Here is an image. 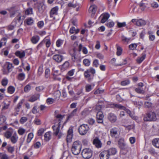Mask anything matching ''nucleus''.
<instances>
[{
	"label": "nucleus",
	"mask_w": 159,
	"mask_h": 159,
	"mask_svg": "<svg viewBox=\"0 0 159 159\" xmlns=\"http://www.w3.org/2000/svg\"><path fill=\"white\" fill-rule=\"evenodd\" d=\"M64 116L61 114H58L56 116V117L59 119L60 121L57 125H54L52 126L54 131L53 135L57 137L58 139H60L63 135V133L60 131V121L62 120Z\"/></svg>",
	"instance_id": "nucleus-1"
},
{
	"label": "nucleus",
	"mask_w": 159,
	"mask_h": 159,
	"mask_svg": "<svg viewBox=\"0 0 159 159\" xmlns=\"http://www.w3.org/2000/svg\"><path fill=\"white\" fill-rule=\"evenodd\" d=\"M82 148V144L80 142L77 141L74 142L71 147V152L75 155H78L80 152Z\"/></svg>",
	"instance_id": "nucleus-2"
},
{
	"label": "nucleus",
	"mask_w": 159,
	"mask_h": 159,
	"mask_svg": "<svg viewBox=\"0 0 159 159\" xmlns=\"http://www.w3.org/2000/svg\"><path fill=\"white\" fill-rule=\"evenodd\" d=\"M157 119L155 113L150 112L145 114L144 115L143 120L144 121H155Z\"/></svg>",
	"instance_id": "nucleus-3"
},
{
	"label": "nucleus",
	"mask_w": 159,
	"mask_h": 159,
	"mask_svg": "<svg viewBox=\"0 0 159 159\" xmlns=\"http://www.w3.org/2000/svg\"><path fill=\"white\" fill-rule=\"evenodd\" d=\"M95 71L94 69L91 67L87 69L84 73V77L88 79L89 81L93 79V75L95 73Z\"/></svg>",
	"instance_id": "nucleus-4"
},
{
	"label": "nucleus",
	"mask_w": 159,
	"mask_h": 159,
	"mask_svg": "<svg viewBox=\"0 0 159 159\" xmlns=\"http://www.w3.org/2000/svg\"><path fill=\"white\" fill-rule=\"evenodd\" d=\"M82 155L84 158H89L91 157L92 155V150L89 148L84 149L82 151Z\"/></svg>",
	"instance_id": "nucleus-5"
},
{
	"label": "nucleus",
	"mask_w": 159,
	"mask_h": 159,
	"mask_svg": "<svg viewBox=\"0 0 159 159\" xmlns=\"http://www.w3.org/2000/svg\"><path fill=\"white\" fill-rule=\"evenodd\" d=\"M89 130V127L87 125L83 124L81 125L79 128V133L82 135L86 134Z\"/></svg>",
	"instance_id": "nucleus-6"
},
{
	"label": "nucleus",
	"mask_w": 159,
	"mask_h": 159,
	"mask_svg": "<svg viewBox=\"0 0 159 159\" xmlns=\"http://www.w3.org/2000/svg\"><path fill=\"white\" fill-rule=\"evenodd\" d=\"M131 22L134 24L139 26H144L146 24L145 21L141 19L139 20L137 19H133L131 20Z\"/></svg>",
	"instance_id": "nucleus-7"
},
{
	"label": "nucleus",
	"mask_w": 159,
	"mask_h": 159,
	"mask_svg": "<svg viewBox=\"0 0 159 159\" xmlns=\"http://www.w3.org/2000/svg\"><path fill=\"white\" fill-rule=\"evenodd\" d=\"M10 12V16L11 17L14 16L16 12L18 11V8L16 6H13L7 9Z\"/></svg>",
	"instance_id": "nucleus-8"
},
{
	"label": "nucleus",
	"mask_w": 159,
	"mask_h": 159,
	"mask_svg": "<svg viewBox=\"0 0 159 159\" xmlns=\"http://www.w3.org/2000/svg\"><path fill=\"white\" fill-rule=\"evenodd\" d=\"M73 130L71 128H70L67 131V134L66 137L67 143H70L72 141L73 137Z\"/></svg>",
	"instance_id": "nucleus-9"
},
{
	"label": "nucleus",
	"mask_w": 159,
	"mask_h": 159,
	"mask_svg": "<svg viewBox=\"0 0 159 159\" xmlns=\"http://www.w3.org/2000/svg\"><path fill=\"white\" fill-rule=\"evenodd\" d=\"M104 116L101 111L98 112L96 115V118L97 122L99 123H103V118Z\"/></svg>",
	"instance_id": "nucleus-10"
},
{
	"label": "nucleus",
	"mask_w": 159,
	"mask_h": 159,
	"mask_svg": "<svg viewBox=\"0 0 159 159\" xmlns=\"http://www.w3.org/2000/svg\"><path fill=\"white\" fill-rule=\"evenodd\" d=\"M110 17V15L108 13H104L101 15L99 19L101 20V22L102 23H104Z\"/></svg>",
	"instance_id": "nucleus-11"
},
{
	"label": "nucleus",
	"mask_w": 159,
	"mask_h": 159,
	"mask_svg": "<svg viewBox=\"0 0 159 159\" xmlns=\"http://www.w3.org/2000/svg\"><path fill=\"white\" fill-rule=\"evenodd\" d=\"M99 156L101 159H108L110 156L107 150H105L100 153Z\"/></svg>",
	"instance_id": "nucleus-12"
},
{
	"label": "nucleus",
	"mask_w": 159,
	"mask_h": 159,
	"mask_svg": "<svg viewBox=\"0 0 159 159\" xmlns=\"http://www.w3.org/2000/svg\"><path fill=\"white\" fill-rule=\"evenodd\" d=\"M93 143L98 148L102 147V143L101 141L98 138H96L93 139Z\"/></svg>",
	"instance_id": "nucleus-13"
},
{
	"label": "nucleus",
	"mask_w": 159,
	"mask_h": 159,
	"mask_svg": "<svg viewBox=\"0 0 159 159\" xmlns=\"http://www.w3.org/2000/svg\"><path fill=\"white\" fill-rule=\"evenodd\" d=\"M118 143L119 147L122 149H124L127 148L123 139H120L118 141Z\"/></svg>",
	"instance_id": "nucleus-14"
},
{
	"label": "nucleus",
	"mask_w": 159,
	"mask_h": 159,
	"mask_svg": "<svg viewBox=\"0 0 159 159\" xmlns=\"http://www.w3.org/2000/svg\"><path fill=\"white\" fill-rule=\"evenodd\" d=\"M18 137L16 132H15L13 135L9 139L11 142L12 144H15L17 143L18 140Z\"/></svg>",
	"instance_id": "nucleus-15"
},
{
	"label": "nucleus",
	"mask_w": 159,
	"mask_h": 159,
	"mask_svg": "<svg viewBox=\"0 0 159 159\" xmlns=\"http://www.w3.org/2000/svg\"><path fill=\"white\" fill-rule=\"evenodd\" d=\"M58 9V7L57 6H56L52 8L50 11V17H53L54 16L57 15Z\"/></svg>",
	"instance_id": "nucleus-16"
},
{
	"label": "nucleus",
	"mask_w": 159,
	"mask_h": 159,
	"mask_svg": "<svg viewBox=\"0 0 159 159\" xmlns=\"http://www.w3.org/2000/svg\"><path fill=\"white\" fill-rule=\"evenodd\" d=\"M108 119L112 123H114L116 120L117 117L114 114L110 113L108 114Z\"/></svg>",
	"instance_id": "nucleus-17"
},
{
	"label": "nucleus",
	"mask_w": 159,
	"mask_h": 159,
	"mask_svg": "<svg viewBox=\"0 0 159 159\" xmlns=\"http://www.w3.org/2000/svg\"><path fill=\"white\" fill-rule=\"evenodd\" d=\"M40 96V94L39 93L35 94L32 96L29 99V101L34 102L39 99Z\"/></svg>",
	"instance_id": "nucleus-18"
},
{
	"label": "nucleus",
	"mask_w": 159,
	"mask_h": 159,
	"mask_svg": "<svg viewBox=\"0 0 159 159\" xmlns=\"http://www.w3.org/2000/svg\"><path fill=\"white\" fill-rule=\"evenodd\" d=\"M13 129H11L7 131L4 133V136L6 139H9L12 135H13Z\"/></svg>",
	"instance_id": "nucleus-19"
},
{
	"label": "nucleus",
	"mask_w": 159,
	"mask_h": 159,
	"mask_svg": "<svg viewBox=\"0 0 159 159\" xmlns=\"http://www.w3.org/2000/svg\"><path fill=\"white\" fill-rule=\"evenodd\" d=\"M53 59L57 62H61L63 59V57L59 54H56L53 56Z\"/></svg>",
	"instance_id": "nucleus-20"
},
{
	"label": "nucleus",
	"mask_w": 159,
	"mask_h": 159,
	"mask_svg": "<svg viewBox=\"0 0 159 159\" xmlns=\"http://www.w3.org/2000/svg\"><path fill=\"white\" fill-rule=\"evenodd\" d=\"M110 107L112 108H117L120 109L125 110L126 108L123 106L119 104H111L110 105Z\"/></svg>",
	"instance_id": "nucleus-21"
},
{
	"label": "nucleus",
	"mask_w": 159,
	"mask_h": 159,
	"mask_svg": "<svg viewBox=\"0 0 159 159\" xmlns=\"http://www.w3.org/2000/svg\"><path fill=\"white\" fill-rule=\"evenodd\" d=\"M13 66L12 64L9 62H6L4 65V68L7 70L8 72L12 71Z\"/></svg>",
	"instance_id": "nucleus-22"
},
{
	"label": "nucleus",
	"mask_w": 159,
	"mask_h": 159,
	"mask_svg": "<svg viewBox=\"0 0 159 159\" xmlns=\"http://www.w3.org/2000/svg\"><path fill=\"white\" fill-rule=\"evenodd\" d=\"M24 101V99H22L19 102L17 105L16 106L15 108V110L16 112H19L20 111V109L21 108Z\"/></svg>",
	"instance_id": "nucleus-23"
},
{
	"label": "nucleus",
	"mask_w": 159,
	"mask_h": 159,
	"mask_svg": "<svg viewBox=\"0 0 159 159\" xmlns=\"http://www.w3.org/2000/svg\"><path fill=\"white\" fill-rule=\"evenodd\" d=\"M97 9V7L95 5H92L90 6L89 10V13L95 14Z\"/></svg>",
	"instance_id": "nucleus-24"
},
{
	"label": "nucleus",
	"mask_w": 159,
	"mask_h": 159,
	"mask_svg": "<svg viewBox=\"0 0 159 159\" xmlns=\"http://www.w3.org/2000/svg\"><path fill=\"white\" fill-rule=\"evenodd\" d=\"M44 140L46 141H48L51 138V132L50 131L45 133L44 135Z\"/></svg>",
	"instance_id": "nucleus-25"
},
{
	"label": "nucleus",
	"mask_w": 159,
	"mask_h": 159,
	"mask_svg": "<svg viewBox=\"0 0 159 159\" xmlns=\"http://www.w3.org/2000/svg\"><path fill=\"white\" fill-rule=\"evenodd\" d=\"M152 144L157 148H159V139L155 138L152 141Z\"/></svg>",
	"instance_id": "nucleus-26"
},
{
	"label": "nucleus",
	"mask_w": 159,
	"mask_h": 159,
	"mask_svg": "<svg viewBox=\"0 0 159 159\" xmlns=\"http://www.w3.org/2000/svg\"><path fill=\"white\" fill-rule=\"evenodd\" d=\"M146 56L145 54L143 53L141 55V57H139L136 59V61L137 63H140L145 59Z\"/></svg>",
	"instance_id": "nucleus-27"
},
{
	"label": "nucleus",
	"mask_w": 159,
	"mask_h": 159,
	"mask_svg": "<svg viewBox=\"0 0 159 159\" xmlns=\"http://www.w3.org/2000/svg\"><path fill=\"white\" fill-rule=\"evenodd\" d=\"M39 40V37L38 35L33 36L31 39V42L33 44H36Z\"/></svg>",
	"instance_id": "nucleus-28"
},
{
	"label": "nucleus",
	"mask_w": 159,
	"mask_h": 159,
	"mask_svg": "<svg viewBox=\"0 0 159 159\" xmlns=\"http://www.w3.org/2000/svg\"><path fill=\"white\" fill-rule=\"evenodd\" d=\"M110 134L112 137H115L117 134V129L116 128L111 129L110 130Z\"/></svg>",
	"instance_id": "nucleus-29"
},
{
	"label": "nucleus",
	"mask_w": 159,
	"mask_h": 159,
	"mask_svg": "<svg viewBox=\"0 0 159 159\" xmlns=\"http://www.w3.org/2000/svg\"><path fill=\"white\" fill-rule=\"evenodd\" d=\"M108 152V153L109 155H112L115 154L117 152V150L115 148H111L109 149L108 150H107Z\"/></svg>",
	"instance_id": "nucleus-30"
},
{
	"label": "nucleus",
	"mask_w": 159,
	"mask_h": 159,
	"mask_svg": "<svg viewBox=\"0 0 159 159\" xmlns=\"http://www.w3.org/2000/svg\"><path fill=\"white\" fill-rule=\"evenodd\" d=\"M16 55L19 57L20 58H22L25 56V52L24 51L21 52L20 51H17L15 53Z\"/></svg>",
	"instance_id": "nucleus-31"
},
{
	"label": "nucleus",
	"mask_w": 159,
	"mask_h": 159,
	"mask_svg": "<svg viewBox=\"0 0 159 159\" xmlns=\"http://www.w3.org/2000/svg\"><path fill=\"white\" fill-rule=\"evenodd\" d=\"M80 31V29H76L74 27H72L70 29L69 32L70 34H78Z\"/></svg>",
	"instance_id": "nucleus-32"
},
{
	"label": "nucleus",
	"mask_w": 159,
	"mask_h": 159,
	"mask_svg": "<svg viewBox=\"0 0 159 159\" xmlns=\"http://www.w3.org/2000/svg\"><path fill=\"white\" fill-rule=\"evenodd\" d=\"M53 96L55 100L59 99L61 96L60 92L58 90L55 91L53 94Z\"/></svg>",
	"instance_id": "nucleus-33"
},
{
	"label": "nucleus",
	"mask_w": 159,
	"mask_h": 159,
	"mask_svg": "<svg viewBox=\"0 0 159 159\" xmlns=\"http://www.w3.org/2000/svg\"><path fill=\"white\" fill-rule=\"evenodd\" d=\"M34 137V134L32 133H29L28 135L26 142L27 143H30Z\"/></svg>",
	"instance_id": "nucleus-34"
},
{
	"label": "nucleus",
	"mask_w": 159,
	"mask_h": 159,
	"mask_svg": "<svg viewBox=\"0 0 159 159\" xmlns=\"http://www.w3.org/2000/svg\"><path fill=\"white\" fill-rule=\"evenodd\" d=\"M25 75L24 73H21L18 74L17 76L18 79L20 81L23 80L25 78Z\"/></svg>",
	"instance_id": "nucleus-35"
},
{
	"label": "nucleus",
	"mask_w": 159,
	"mask_h": 159,
	"mask_svg": "<svg viewBox=\"0 0 159 159\" xmlns=\"http://www.w3.org/2000/svg\"><path fill=\"white\" fill-rule=\"evenodd\" d=\"M6 148L8 152L11 154L14 151V147L10 145L7 147Z\"/></svg>",
	"instance_id": "nucleus-36"
},
{
	"label": "nucleus",
	"mask_w": 159,
	"mask_h": 159,
	"mask_svg": "<svg viewBox=\"0 0 159 159\" xmlns=\"http://www.w3.org/2000/svg\"><path fill=\"white\" fill-rule=\"evenodd\" d=\"M6 118L4 116H0V125H2L6 124Z\"/></svg>",
	"instance_id": "nucleus-37"
},
{
	"label": "nucleus",
	"mask_w": 159,
	"mask_h": 159,
	"mask_svg": "<svg viewBox=\"0 0 159 159\" xmlns=\"http://www.w3.org/2000/svg\"><path fill=\"white\" fill-rule=\"evenodd\" d=\"M117 47V51L116 52V54L117 56H119L121 54L122 49L121 47L119 46L118 44L116 45Z\"/></svg>",
	"instance_id": "nucleus-38"
},
{
	"label": "nucleus",
	"mask_w": 159,
	"mask_h": 159,
	"mask_svg": "<svg viewBox=\"0 0 159 159\" xmlns=\"http://www.w3.org/2000/svg\"><path fill=\"white\" fill-rule=\"evenodd\" d=\"M84 64L86 66H89L90 64V61L88 59H85L83 61Z\"/></svg>",
	"instance_id": "nucleus-39"
},
{
	"label": "nucleus",
	"mask_w": 159,
	"mask_h": 159,
	"mask_svg": "<svg viewBox=\"0 0 159 159\" xmlns=\"http://www.w3.org/2000/svg\"><path fill=\"white\" fill-rule=\"evenodd\" d=\"M77 110V109H75L73 110L72 112L68 116V118H70L72 117L73 116L76 115V114Z\"/></svg>",
	"instance_id": "nucleus-40"
},
{
	"label": "nucleus",
	"mask_w": 159,
	"mask_h": 159,
	"mask_svg": "<svg viewBox=\"0 0 159 159\" xmlns=\"http://www.w3.org/2000/svg\"><path fill=\"white\" fill-rule=\"evenodd\" d=\"M77 5H78V4L75 3L74 1H73L72 2H70L68 4V6L70 7L75 8V7Z\"/></svg>",
	"instance_id": "nucleus-41"
},
{
	"label": "nucleus",
	"mask_w": 159,
	"mask_h": 159,
	"mask_svg": "<svg viewBox=\"0 0 159 159\" xmlns=\"http://www.w3.org/2000/svg\"><path fill=\"white\" fill-rule=\"evenodd\" d=\"M15 88L13 86H10L8 88V92L11 94L13 93L15 91Z\"/></svg>",
	"instance_id": "nucleus-42"
},
{
	"label": "nucleus",
	"mask_w": 159,
	"mask_h": 159,
	"mask_svg": "<svg viewBox=\"0 0 159 159\" xmlns=\"http://www.w3.org/2000/svg\"><path fill=\"white\" fill-rule=\"evenodd\" d=\"M25 131L26 130L25 129L20 128L18 130V133L19 135H22L25 133Z\"/></svg>",
	"instance_id": "nucleus-43"
},
{
	"label": "nucleus",
	"mask_w": 159,
	"mask_h": 159,
	"mask_svg": "<svg viewBox=\"0 0 159 159\" xmlns=\"http://www.w3.org/2000/svg\"><path fill=\"white\" fill-rule=\"evenodd\" d=\"M8 82V79L6 78H3L2 80V84L4 86H6L7 85Z\"/></svg>",
	"instance_id": "nucleus-44"
},
{
	"label": "nucleus",
	"mask_w": 159,
	"mask_h": 159,
	"mask_svg": "<svg viewBox=\"0 0 159 159\" xmlns=\"http://www.w3.org/2000/svg\"><path fill=\"white\" fill-rule=\"evenodd\" d=\"M135 91L139 93L143 94L144 93V91L142 88L138 87L135 89Z\"/></svg>",
	"instance_id": "nucleus-45"
},
{
	"label": "nucleus",
	"mask_w": 159,
	"mask_h": 159,
	"mask_svg": "<svg viewBox=\"0 0 159 159\" xmlns=\"http://www.w3.org/2000/svg\"><path fill=\"white\" fill-rule=\"evenodd\" d=\"M33 13V9L31 8H30L27 9L25 11V13L26 15L31 14Z\"/></svg>",
	"instance_id": "nucleus-46"
},
{
	"label": "nucleus",
	"mask_w": 159,
	"mask_h": 159,
	"mask_svg": "<svg viewBox=\"0 0 159 159\" xmlns=\"http://www.w3.org/2000/svg\"><path fill=\"white\" fill-rule=\"evenodd\" d=\"M152 103L149 102H146L144 103V107L145 108H151L152 106Z\"/></svg>",
	"instance_id": "nucleus-47"
},
{
	"label": "nucleus",
	"mask_w": 159,
	"mask_h": 159,
	"mask_svg": "<svg viewBox=\"0 0 159 159\" xmlns=\"http://www.w3.org/2000/svg\"><path fill=\"white\" fill-rule=\"evenodd\" d=\"M26 23L28 25H32L34 22V20L32 18H29L26 19Z\"/></svg>",
	"instance_id": "nucleus-48"
},
{
	"label": "nucleus",
	"mask_w": 159,
	"mask_h": 159,
	"mask_svg": "<svg viewBox=\"0 0 159 159\" xmlns=\"http://www.w3.org/2000/svg\"><path fill=\"white\" fill-rule=\"evenodd\" d=\"M137 46L136 43H132L129 45V48L131 50H134L136 49Z\"/></svg>",
	"instance_id": "nucleus-49"
},
{
	"label": "nucleus",
	"mask_w": 159,
	"mask_h": 159,
	"mask_svg": "<svg viewBox=\"0 0 159 159\" xmlns=\"http://www.w3.org/2000/svg\"><path fill=\"white\" fill-rule=\"evenodd\" d=\"M55 100L54 98H48L47 99L46 102L49 104H52L55 102Z\"/></svg>",
	"instance_id": "nucleus-50"
},
{
	"label": "nucleus",
	"mask_w": 159,
	"mask_h": 159,
	"mask_svg": "<svg viewBox=\"0 0 159 159\" xmlns=\"http://www.w3.org/2000/svg\"><path fill=\"white\" fill-rule=\"evenodd\" d=\"M0 159H8V155L6 154H2L0 153Z\"/></svg>",
	"instance_id": "nucleus-51"
},
{
	"label": "nucleus",
	"mask_w": 159,
	"mask_h": 159,
	"mask_svg": "<svg viewBox=\"0 0 159 159\" xmlns=\"http://www.w3.org/2000/svg\"><path fill=\"white\" fill-rule=\"evenodd\" d=\"M27 120V118L26 117L24 116L22 117L20 120V122L22 124H23L26 122Z\"/></svg>",
	"instance_id": "nucleus-52"
},
{
	"label": "nucleus",
	"mask_w": 159,
	"mask_h": 159,
	"mask_svg": "<svg viewBox=\"0 0 159 159\" xmlns=\"http://www.w3.org/2000/svg\"><path fill=\"white\" fill-rule=\"evenodd\" d=\"M31 89V86L29 84H27L25 86L24 89V92L25 93L28 92Z\"/></svg>",
	"instance_id": "nucleus-53"
},
{
	"label": "nucleus",
	"mask_w": 159,
	"mask_h": 159,
	"mask_svg": "<svg viewBox=\"0 0 159 159\" xmlns=\"http://www.w3.org/2000/svg\"><path fill=\"white\" fill-rule=\"evenodd\" d=\"M92 89V86L91 85L89 84H87L85 86V90L86 92H89Z\"/></svg>",
	"instance_id": "nucleus-54"
},
{
	"label": "nucleus",
	"mask_w": 159,
	"mask_h": 159,
	"mask_svg": "<svg viewBox=\"0 0 159 159\" xmlns=\"http://www.w3.org/2000/svg\"><path fill=\"white\" fill-rule=\"evenodd\" d=\"M69 63L68 62L66 61L62 65V67L64 69H66L69 66Z\"/></svg>",
	"instance_id": "nucleus-55"
},
{
	"label": "nucleus",
	"mask_w": 159,
	"mask_h": 159,
	"mask_svg": "<svg viewBox=\"0 0 159 159\" xmlns=\"http://www.w3.org/2000/svg\"><path fill=\"white\" fill-rule=\"evenodd\" d=\"M43 72V67L40 66L39 67L38 70V75L40 76Z\"/></svg>",
	"instance_id": "nucleus-56"
},
{
	"label": "nucleus",
	"mask_w": 159,
	"mask_h": 159,
	"mask_svg": "<svg viewBox=\"0 0 159 159\" xmlns=\"http://www.w3.org/2000/svg\"><path fill=\"white\" fill-rule=\"evenodd\" d=\"M50 70L48 68H47L45 71V77L46 78L49 77L50 75Z\"/></svg>",
	"instance_id": "nucleus-57"
},
{
	"label": "nucleus",
	"mask_w": 159,
	"mask_h": 159,
	"mask_svg": "<svg viewBox=\"0 0 159 159\" xmlns=\"http://www.w3.org/2000/svg\"><path fill=\"white\" fill-rule=\"evenodd\" d=\"M107 26L109 28L112 27L114 25V23L113 21H110L108 22L106 24Z\"/></svg>",
	"instance_id": "nucleus-58"
},
{
	"label": "nucleus",
	"mask_w": 159,
	"mask_h": 159,
	"mask_svg": "<svg viewBox=\"0 0 159 159\" xmlns=\"http://www.w3.org/2000/svg\"><path fill=\"white\" fill-rule=\"evenodd\" d=\"M121 39L122 41L127 43L128 42L130 39V38H126L124 36L122 37Z\"/></svg>",
	"instance_id": "nucleus-59"
},
{
	"label": "nucleus",
	"mask_w": 159,
	"mask_h": 159,
	"mask_svg": "<svg viewBox=\"0 0 159 159\" xmlns=\"http://www.w3.org/2000/svg\"><path fill=\"white\" fill-rule=\"evenodd\" d=\"M130 83V81L129 80H126L122 81L121 83V84L122 85L125 86L127 85Z\"/></svg>",
	"instance_id": "nucleus-60"
},
{
	"label": "nucleus",
	"mask_w": 159,
	"mask_h": 159,
	"mask_svg": "<svg viewBox=\"0 0 159 159\" xmlns=\"http://www.w3.org/2000/svg\"><path fill=\"white\" fill-rule=\"evenodd\" d=\"M104 91V90L103 89H98L94 92V94H96L102 93Z\"/></svg>",
	"instance_id": "nucleus-61"
},
{
	"label": "nucleus",
	"mask_w": 159,
	"mask_h": 159,
	"mask_svg": "<svg viewBox=\"0 0 159 159\" xmlns=\"http://www.w3.org/2000/svg\"><path fill=\"white\" fill-rule=\"evenodd\" d=\"M44 89V88L43 86L36 87L35 88L36 90L38 92L41 91H43Z\"/></svg>",
	"instance_id": "nucleus-62"
},
{
	"label": "nucleus",
	"mask_w": 159,
	"mask_h": 159,
	"mask_svg": "<svg viewBox=\"0 0 159 159\" xmlns=\"http://www.w3.org/2000/svg\"><path fill=\"white\" fill-rule=\"evenodd\" d=\"M44 130L43 128H41L39 129L38 132V136H41L43 134Z\"/></svg>",
	"instance_id": "nucleus-63"
},
{
	"label": "nucleus",
	"mask_w": 159,
	"mask_h": 159,
	"mask_svg": "<svg viewBox=\"0 0 159 159\" xmlns=\"http://www.w3.org/2000/svg\"><path fill=\"white\" fill-rule=\"evenodd\" d=\"M99 65L98 61L97 59L94 60L93 62V65L94 66L97 67Z\"/></svg>",
	"instance_id": "nucleus-64"
}]
</instances>
